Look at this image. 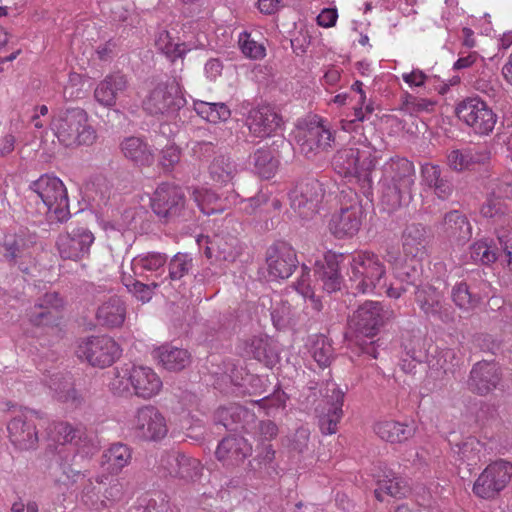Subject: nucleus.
I'll use <instances>...</instances> for the list:
<instances>
[{"label":"nucleus","instance_id":"obj_1","mask_svg":"<svg viewBox=\"0 0 512 512\" xmlns=\"http://www.w3.org/2000/svg\"><path fill=\"white\" fill-rule=\"evenodd\" d=\"M388 262L395 265L394 276L396 281L386 284V269L378 255L361 251L355 253L350 260L349 280L351 287L362 294H386L391 299H398L407 291L408 285L414 281L408 271H401L397 259L388 256Z\"/></svg>","mask_w":512,"mask_h":512},{"label":"nucleus","instance_id":"obj_2","mask_svg":"<svg viewBox=\"0 0 512 512\" xmlns=\"http://www.w3.org/2000/svg\"><path fill=\"white\" fill-rule=\"evenodd\" d=\"M76 431L64 422L54 425L53 440L59 446L56 448V467L53 471L56 481L64 486H70L86 475L82 472L85 463L95 454L96 446L86 440L73 441Z\"/></svg>","mask_w":512,"mask_h":512},{"label":"nucleus","instance_id":"obj_3","mask_svg":"<svg viewBox=\"0 0 512 512\" xmlns=\"http://www.w3.org/2000/svg\"><path fill=\"white\" fill-rule=\"evenodd\" d=\"M415 183V168L406 158L393 157L382 168L380 202L382 207L393 212L411 200Z\"/></svg>","mask_w":512,"mask_h":512},{"label":"nucleus","instance_id":"obj_4","mask_svg":"<svg viewBox=\"0 0 512 512\" xmlns=\"http://www.w3.org/2000/svg\"><path fill=\"white\" fill-rule=\"evenodd\" d=\"M49 129L60 145L66 148L91 146L97 132L89 121V115L81 107H62L52 111Z\"/></svg>","mask_w":512,"mask_h":512},{"label":"nucleus","instance_id":"obj_5","mask_svg":"<svg viewBox=\"0 0 512 512\" xmlns=\"http://www.w3.org/2000/svg\"><path fill=\"white\" fill-rule=\"evenodd\" d=\"M376 151L365 139L364 141L349 142L337 151L332 165L336 173L345 178H355L362 183L364 189L372 185V171L376 163Z\"/></svg>","mask_w":512,"mask_h":512},{"label":"nucleus","instance_id":"obj_6","mask_svg":"<svg viewBox=\"0 0 512 512\" xmlns=\"http://www.w3.org/2000/svg\"><path fill=\"white\" fill-rule=\"evenodd\" d=\"M115 394L131 393L142 399H151L162 390L160 376L150 367L124 364L114 369L109 382Z\"/></svg>","mask_w":512,"mask_h":512},{"label":"nucleus","instance_id":"obj_7","mask_svg":"<svg viewBox=\"0 0 512 512\" xmlns=\"http://www.w3.org/2000/svg\"><path fill=\"white\" fill-rule=\"evenodd\" d=\"M455 113L471 133L479 137L491 135L499 119L493 107L479 96L461 100L455 107Z\"/></svg>","mask_w":512,"mask_h":512},{"label":"nucleus","instance_id":"obj_8","mask_svg":"<svg viewBox=\"0 0 512 512\" xmlns=\"http://www.w3.org/2000/svg\"><path fill=\"white\" fill-rule=\"evenodd\" d=\"M186 104L178 82L160 83L156 85L143 101L144 109L152 115L174 117Z\"/></svg>","mask_w":512,"mask_h":512},{"label":"nucleus","instance_id":"obj_9","mask_svg":"<svg viewBox=\"0 0 512 512\" xmlns=\"http://www.w3.org/2000/svg\"><path fill=\"white\" fill-rule=\"evenodd\" d=\"M30 190L41 199L47 212L63 219L68 213L69 200L62 180L51 174L41 175L30 184Z\"/></svg>","mask_w":512,"mask_h":512},{"label":"nucleus","instance_id":"obj_10","mask_svg":"<svg viewBox=\"0 0 512 512\" xmlns=\"http://www.w3.org/2000/svg\"><path fill=\"white\" fill-rule=\"evenodd\" d=\"M76 352L79 358L85 359L91 366L106 368L120 358L122 349L112 337L99 335L80 341Z\"/></svg>","mask_w":512,"mask_h":512},{"label":"nucleus","instance_id":"obj_11","mask_svg":"<svg viewBox=\"0 0 512 512\" xmlns=\"http://www.w3.org/2000/svg\"><path fill=\"white\" fill-rule=\"evenodd\" d=\"M133 435L143 441L157 442L168 433L166 418L153 405H145L137 409L129 422Z\"/></svg>","mask_w":512,"mask_h":512},{"label":"nucleus","instance_id":"obj_12","mask_svg":"<svg viewBox=\"0 0 512 512\" xmlns=\"http://www.w3.org/2000/svg\"><path fill=\"white\" fill-rule=\"evenodd\" d=\"M512 477V463L496 460L490 463L473 484V493L481 499H494L508 485Z\"/></svg>","mask_w":512,"mask_h":512},{"label":"nucleus","instance_id":"obj_13","mask_svg":"<svg viewBox=\"0 0 512 512\" xmlns=\"http://www.w3.org/2000/svg\"><path fill=\"white\" fill-rule=\"evenodd\" d=\"M296 140L300 152L306 158H313L331 148L334 137L322 119L314 118L305 125L297 127Z\"/></svg>","mask_w":512,"mask_h":512},{"label":"nucleus","instance_id":"obj_14","mask_svg":"<svg viewBox=\"0 0 512 512\" xmlns=\"http://www.w3.org/2000/svg\"><path fill=\"white\" fill-rule=\"evenodd\" d=\"M94 240V234L89 229L75 227L61 233L57 238L56 246L63 259L78 261L89 254Z\"/></svg>","mask_w":512,"mask_h":512},{"label":"nucleus","instance_id":"obj_15","mask_svg":"<svg viewBox=\"0 0 512 512\" xmlns=\"http://www.w3.org/2000/svg\"><path fill=\"white\" fill-rule=\"evenodd\" d=\"M363 208L354 200L349 206L341 207L329 221V230L337 238L352 237L358 233L362 225Z\"/></svg>","mask_w":512,"mask_h":512},{"label":"nucleus","instance_id":"obj_16","mask_svg":"<svg viewBox=\"0 0 512 512\" xmlns=\"http://www.w3.org/2000/svg\"><path fill=\"white\" fill-rule=\"evenodd\" d=\"M322 196V185L317 180L301 183L289 194L292 209L302 218H308L316 212Z\"/></svg>","mask_w":512,"mask_h":512},{"label":"nucleus","instance_id":"obj_17","mask_svg":"<svg viewBox=\"0 0 512 512\" xmlns=\"http://www.w3.org/2000/svg\"><path fill=\"white\" fill-rule=\"evenodd\" d=\"M246 125L253 136L265 138L274 135L281 128L282 119L271 106L263 105L249 111Z\"/></svg>","mask_w":512,"mask_h":512},{"label":"nucleus","instance_id":"obj_18","mask_svg":"<svg viewBox=\"0 0 512 512\" xmlns=\"http://www.w3.org/2000/svg\"><path fill=\"white\" fill-rule=\"evenodd\" d=\"M327 396L325 405L319 410V425L323 434L331 435L336 433L337 425L340 422L343 411L344 392L335 384L327 385Z\"/></svg>","mask_w":512,"mask_h":512},{"label":"nucleus","instance_id":"obj_19","mask_svg":"<svg viewBox=\"0 0 512 512\" xmlns=\"http://www.w3.org/2000/svg\"><path fill=\"white\" fill-rule=\"evenodd\" d=\"M383 310L379 302L362 304L349 320L350 327L363 336L372 337L383 324Z\"/></svg>","mask_w":512,"mask_h":512},{"label":"nucleus","instance_id":"obj_20","mask_svg":"<svg viewBox=\"0 0 512 512\" xmlns=\"http://www.w3.org/2000/svg\"><path fill=\"white\" fill-rule=\"evenodd\" d=\"M266 261L268 274L274 280L290 277L298 263L295 250L286 243L271 247Z\"/></svg>","mask_w":512,"mask_h":512},{"label":"nucleus","instance_id":"obj_21","mask_svg":"<svg viewBox=\"0 0 512 512\" xmlns=\"http://www.w3.org/2000/svg\"><path fill=\"white\" fill-rule=\"evenodd\" d=\"M30 414L31 411L20 407L7 426L11 442L20 449L34 448L38 442L36 427L28 421Z\"/></svg>","mask_w":512,"mask_h":512},{"label":"nucleus","instance_id":"obj_22","mask_svg":"<svg viewBox=\"0 0 512 512\" xmlns=\"http://www.w3.org/2000/svg\"><path fill=\"white\" fill-rule=\"evenodd\" d=\"M343 259V254L328 251L324 254L322 260L315 262L314 275L328 293L341 289L343 279L339 271V265Z\"/></svg>","mask_w":512,"mask_h":512},{"label":"nucleus","instance_id":"obj_23","mask_svg":"<svg viewBox=\"0 0 512 512\" xmlns=\"http://www.w3.org/2000/svg\"><path fill=\"white\" fill-rule=\"evenodd\" d=\"M184 205V194L182 190L169 183L160 184L151 198L153 211L161 217L179 214Z\"/></svg>","mask_w":512,"mask_h":512},{"label":"nucleus","instance_id":"obj_24","mask_svg":"<svg viewBox=\"0 0 512 512\" xmlns=\"http://www.w3.org/2000/svg\"><path fill=\"white\" fill-rule=\"evenodd\" d=\"M500 381L499 367L494 362L482 361L476 363L468 380L471 391L486 395L493 391Z\"/></svg>","mask_w":512,"mask_h":512},{"label":"nucleus","instance_id":"obj_25","mask_svg":"<svg viewBox=\"0 0 512 512\" xmlns=\"http://www.w3.org/2000/svg\"><path fill=\"white\" fill-rule=\"evenodd\" d=\"M63 299L56 292L46 293L40 298L30 312V321L36 326L52 325L59 319Z\"/></svg>","mask_w":512,"mask_h":512},{"label":"nucleus","instance_id":"obj_26","mask_svg":"<svg viewBox=\"0 0 512 512\" xmlns=\"http://www.w3.org/2000/svg\"><path fill=\"white\" fill-rule=\"evenodd\" d=\"M126 77L121 73H111L101 80L95 90V100L104 107H112L117 98L127 89Z\"/></svg>","mask_w":512,"mask_h":512},{"label":"nucleus","instance_id":"obj_27","mask_svg":"<svg viewBox=\"0 0 512 512\" xmlns=\"http://www.w3.org/2000/svg\"><path fill=\"white\" fill-rule=\"evenodd\" d=\"M162 464L170 475L187 481H195L199 478L202 471L200 462L197 459L178 453L168 454L162 459Z\"/></svg>","mask_w":512,"mask_h":512},{"label":"nucleus","instance_id":"obj_28","mask_svg":"<svg viewBox=\"0 0 512 512\" xmlns=\"http://www.w3.org/2000/svg\"><path fill=\"white\" fill-rule=\"evenodd\" d=\"M252 453V446L241 436L224 438L216 449V457L226 464H238Z\"/></svg>","mask_w":512,"mask_h":512},{"label":"nucleus","instance_id":"obj_29","mask_svg":"<svg viewBox=\"0 0 512 512\" xmlns=\"http://www.w3.org/2000/svg\"><path fill=\"white\" fill-rule=\"evenodd\" d=\"M443 235L451 242L462 245L472 236V227L468 219L459 211L447 213L441 224Z\"/></svg>","mask_w":512,"mask_h":512},{"label":"nucleus","instance_id":"obj_30","mask_svg":"<svg viewBox=\"0 0 512 512\" xmlns=\"http://www.w3.org/2000/svg\"><path fill=\"white\" fill-rule=\"evenodd\" d=\"M416 302L426 315L438 316L443 321L448 319L443 295L437 288L429 284L421 285L416 291Z\"/></svg>","mask_w":512,"mask_h":512},{"label":"nucleus","instance_id":"obj_31","mask_svg":"<svg viewBox=\"0 0 512 512\" xmlns=\"http://www.w3.org/2000/svg\"><path fill=\"white\" fill-rule=\"evenodd\" d=\"M156 48L169 60L175 61L183 58L189 51L203 47V43H186L175 41V38L166 30H159L155 37Z\"/></svg>","mask_w":512,"mask_h":512},{"label":"nucleus","instance_id":"obj_32","mask_svg":"<svg viewBox=\"0 0 512 512\" xmlns=\"http://www.w3.org/2000/svg\"><path fill=\"white\" fill-rule=\"evenodd\" d=\"M416 427L413 422L403 423L395 420H381L374 426L375 433L390 443H400L412 437Z\"/></svg>","mask_w":512,"mask_h":512},{"label":"nucleus","instance_id":"obj_33","mask_svg":"<svg viewBox=\"0 0 512 512\" xmlns=\"http://www.w3.org/2000/svg\"><path fill=\"white\" fill-rule=\"evenodd\" d=\"M245 354L267 367H273L279 359L278 352L272 346L271 340L267 336H254L245 343Z\"/></svg>","mask_w":512,"mask_h":512},{"label":"nucleus","instance_id":"obj_34","mask_svg":"<svg viewBox=\"0 0 512 512\" xmlns=\"http://www.w3.org/2000/svg\"><path fill=\"white\" fill-rule=\"evenodd\" d=\"M123 155L134 163L146 166L154 161L151 147L140 137H127L120 145Z\"/></svg>","mask_w":512,"mask_h":512},{"label":"nucleus","instance_id":"obj_35","mask_svg":"<svg viewBox=\"0 0 512 512\" xmlns=\"http://www.w3.org/2000/svg\"><path fill=\"white\" fill-rule=\"evenodd\" d=\"M126 317V307L119 297H112L102 303L96 313V318L102 326L119 327Z\"/></svg>","mask_w":512,"mask_h":512},{"label":"nucleus","instance_id":"obj_36","mask_svg":"<svg viewBox=\"0 0 512 512\" xmlns=\"http://www.w3.org/2000/svg\"><path fill=\"white\" fill-rule=\"evenodd\" d=\"M155 357L165 369L170 371L182 370L190 363V354L187 350L169 344L157 348Z\"/></svg>","mask_w":512,"mask_h":512},{"label":"nucleus","instance_id":"obj_37","mask_svg":"<svg viewBox=\"0 0 512 512\" xmlns=\"http://www.w3.org/2000/svg\"><path fill=\"white\" fill-rule=\"evenodd\" d=\"M426 230L420 224H412L405 229L402 241L407 257H421L425 251Z\"/></svg>","mask_w":512,"mask_h":512},{"label":"nucleus","instance_id":"obj_38","mask_svg":"<svg viewBox=\"0 0 512 512\" xmlns=\"http://www.w3.org/2000/svg\"><path fill=\"white\" fill-rule=\"evenodd\" d=\"M167 257L158 252H149L134 257L130 262V270L133 276L142 277L147 272L162 270Z\"/></svg>","mask_w":512,"mask_h":512},{"label":"nucleus","instance_id":"obj_39","mask_svg":"<svg viewBox=\"0 0 512 512\" xmlns=\"http://www.w3.org/2000/svg\"><path fill=\"white\" fill-rule=\"evenodd\" d=\"M193 199L198 208L205 215L223 212L227 208V199L219 198L207 187H197L192 192Z\"/></svg>","mask_w":512,"mask_h":512},{"label":"nucleus","instance_id":"obj_40","mask_svg":"<svg viewBox=\"0 0 512 512\" xmlns=\"http://www.w3.org/2000/svg\"><path fill=\"white\" fill-rule=\"evenodd\" d=\"M131 461L129 447L122 443L113 444L103 454V466L110 473H118Z\"/></svg>","mask_w":512,"mask_h":512},{"label":"nucleus","instance_id":"obj_41","mask_svg":"<svg viewBox=\"0 0 512 512\" xmlns=\"http://www.w3.org/2000/svg\"><path fill=\"white\" fill-rule=\"evenodd\" d=\"M362 82L355 81L351 89L357 93H359V107L354 108V117L352 119H343L341 120V127L344 131L352 132L359 127L360 122H363L368 115H370L374 108L372 104L368 103L366 104V95L365 92L362 89Z\"/></svg>","mask_w":512,"mask_h":512},{"label":"nucleus","instance_id":"obj_42","mask_svg":"<svg viewBox=\"0 0 512 512\" xmlns=\"http://www.w3.org/2000/svg\"><path fill=\"white\" fill-rule=\"evenodd\" d=\"M483 444L475 437H468L453 448L456 460L470 468L477 465L482 457Z\"/></svg>","mask_w":512,"mask_h":512},{"label":"nucleus","instance_id":"obj_43","mask_svg":"<svg viewBox=\"0 0 512 512\" xmlns=\"http://www.w3.org/2000/svg\"><path fill=\"white\" fill-rule=\"evenodd\" d=\"M378 488L375 489V496L383 501L385 495L392 497H403L408 492L406 482L401 478L393 476L391 473L381 476H375Z\"/></svg>","mask_w":512,"mask_h":512},{"label":"nucleus","instance_id":"obj_44","mask_svg":"<svg viewBox=\"0 0 512 512\" xmlns=\"http://www.w3.org/2000/svg\"><path fill=\"white\" fill-rule=\"evenodd\" d=\"M194 110L201 118L213 124L227 121L231 116L230 109L224 103L195 100Z\"/></svg>","mask_w":512,"mask_h":512},{"label":"nucleus","instance_id":"obj_45","mask_svg":"<svg viewBox=\"0 0 512 512\" xmlns=\"http://www.w3.org/2000/svg\"><path fill=\"white\" fill-rule=\"evenodd\" d=\"M237 172L235 163L228 156L220 155L213 159L209 167L211 179L220 185L232 181Z\"/></svg>","mask_w":512,"mask_h":512},{"label":"nucleus","instance_id":"obj_46","mask_svg":"<svg viewBox=\"0 0 512 512\" xmlns=\"http://www.w3.org/2000/svg\"><path fill=\"white\" fill-rule=\"evenodd\" d=\"M225 368L226 370L223 373L213 372V375L216 377L213 385L220 390H224L228 383L242 387L244 382L250 377L243 367H238L233 363H227Z\"/></svg>","mask_w":512,"mask_h":512},{"label":"nucleus","instance_id":"obj_47","mask_svg":"<svg viewBox=\"0 0 512 512\" xmlns=\"http://www.w3.org/2000/svg\"><path fill=\"white\" fill-rule=\"evenodd\" d=\"M254 169L262 178H272L279 166L278 159L269 149H258L253 155Z\"/></svg>","mask_w":512,"mask_h":512},{"label":"nucleus","instance_id":"obj_48","mask_svg":"<svg viewBox=\"0 0 512 512\" xmlns=\"http://www.w3.org/2000/svg\"><path fill=\"white\" fill-rule=\"evenodd\" d=\"M293 287L305 301L310 303L313 310L320 311L322 309L321 301L315 297L314 290L312 288L310 269L306 265L302 266L301 275Z\"/></svg>","mask_w":512,"mask_h":512},{"label":"nucleus","instance_id":"obj_49","mask_svg":"<svg viewBox=\"0 0 512 512\" xmlns=\"http://www.w3.org/2000/svg\"><path fill=\"white\" fill-rule=\"evenodd\" d=\"M134 277L131 273L123 271L121 281L138 300L143 303L149 302L153 295V289L158 287V284L153 282L151 285H147L135 280Z\"/></svg>","mask_w":512,"mask_h":512},{"label":"nucleus","instance_id":"obj_50","mask_svg":"<svg viewBox=\"0 0 512 512\" xmlns=\"http://www.w3.org/2000/svg\"><path fill=\"white\" fill-rule=\"evenodd\" d=\"M310 353L320 367H327L333 357V348L326 337L315 336L312 339Z\"/></svg>","mask_w":512,"mask_h":512},{"label":"nucleus","instance_id":"obj_51","mask_svg":"<svg viewBox=\"0 0 512 512\" xmlns=\"http://www.w3.org/2000/svg\"><path fill=\"white\" fill-rule=\"evenodd\" d=\"M238 44L243 55L249 59L261 60L266 56L264 43L255 40L248 32L239 34Z\"/></svg>","mask_w":512,"mask_h":512},{"label":"nucleus","instance_id":"obj_52","mask_svg":"<svg viewBox=\"0 0 512 512\" xmlns=\"http://www.w3.org/2000/svg\"><path fill=\"white\" fill-rule=\"evenodd\" d=\"M452 299L462 310H471L477 306L480 298L470 291L465 282L457 283L452 289Z\"/></svg>","mask_w":512,"mask_h":512},{"label":"nucleus","instance_id":"obj_53","mask_svg":"<svg viewBox=\"0 0 512 512\" xmlns=\"http://www.w3.org/2000/svg\"><path fill=\"white\" fill-rule=\"evenodd\" d=\"M478 161H480V158L469 149H455L450 151L447 155L449 167L456 171L466 170L471 164Z\"/></svg>","mask_w":512,"mask_h":512},{"label":"nucleus","instance_id":"obj_54","mask_svg":"<svg viewBox=\"0 0 512 512\" xmlns=\"http://www.w3.org/2000/svg\"><path fill=\"white\" fill-rule=\"evenodd\" d=\"M470 258L474 263L491 264L496 261V249L487 240H479L470 247Z\"/></svg>","mask_w":512,"mask_h":512},{"label":"nucleus","instance_id":"obj_55","mask_svg":"<svg viewBox=\"0 0 512 512\" xmlns=\"http://www.w3.org/2000/svg\"><path fill=\"white\" fill-rule=\"evenodd\" d=\"M434 106L435 102L430 99L407 95L400 109L404 113L414 116L422 113H430L433 111Z\"/></svg>","mask_w":512,"mask_h":512},{"label":"nucleus","instance_id":"obj_56","mask_svg":"<svg viewBox=\"0 0 512 512\" xmlns=\"http://www.w3.org/2000/svg\"><path fill=\"white\" fill-rule=\"evenodd\" d=\"M3 255L9 262H16L25 253V242L17 235H7L4 239Z\"/></svg>","mask_w":512,"mask_h":512},{"label":"nucleus","instance_id":"obj_57","mask_svg":"<svg viewBox=\"0 0 512 512\" xmlns=\"http://www.w3.org/2000/svg\"><path fill=\"white\" fill-rule=\"evenodd\" d=\"M223 239L219 235H215L212 239L208 236H202L197 239L198 245L202 246L206 244V255L210 258L213 256V253L217 251L219 255L223 256L224 259H228L233 257L228 243L222 244Z\"/></svg>","mask_w":512,"mask_h":512},{"label":"nucleus","instance_id":"obj_58","mask_svg":"<svg viewBox=\"0 0 512 512\" xmlns=\"http://www.w3.org/2000/svg\"><path fill=\"white\" fill-rule=\"evenodd\" d=\"M191 268V258L187 254H176L169 265V275L173 280L183 277Z\"/></svg>","mask_w":512,"mask_h":512},{"label":"nucleus","instance_id":"obj_59","mask_svg":"<svg viewBox=\"0 0 512 512\" xmlns=\"http://www.w3.org/2000/svg\"><path fill=\"white\" fill-rule=\"evenodd\" d=\"M49 388L55 392L59 399L66 401L70 396L71 383L63 375L54 374L47 381Z\"/></svg>","mask_w":512,"mask_h":512},{"label":"nucleus","instance_id":"obj_60","mask_svg":"<svg viewBox=\"0 0 512 512\" xmlns=\"http://www.w3.org/2000/svg\"><path fill=\"white\" fill-rule=\"evenodd\" d=\"M504 204L499 197L489 196L483 203L480 213L486 218L501 217L504 214Z\"/></svg>","mask_w":512,"mask_h":512},{"label":"nucleus","instance_id":"obj_61","mask_svg":"<svg viewBox=\"0 0 512 512\" xmlns=\"http://www.w3.org/2000/svg\"><path fill=\"white\" fill-rule=\"evenodd\" d=\"M241 210L249 215L257 214L263 210V207L268 204V196L264 192H260L257 196L251 197L247 200H241Z\"/></svg>","mask_w":512,"mask_h":512},{"label":"nucleus","instance_id":"obj_62","mask_svg":"<svg viewBox=\"0 0 512 512\" xmlns=\"http://www.w3.org/2000/svg\"><path fill=\"white\" fill-rule=\"evenodd\" d=\"M478 63H481V66L484 68L485 59L478 52L471 51L467 54L460 53L459 58L453 64V69H467L473 67L474 65H477Z\"/></svg>","mask_w":512,"mask_h":512},{"label":"nucleus","instance_id":"obj_63","mask_svg":"<svg viewBox=\"0 0 512 512\" xmlns=\"http://www.w3.org/2000/svg\"><path fill=\"white\" fill-rule=\"evenodd\" d=\"M406 354L417 363L424 362L428 359V350L425 342L417 338L411 342L409 346H405Z\"/></svg>","mask_w":512,"mask_h":512},{"label":"nucleus","instance_id":"obj_64","mask_svg":"<svg viewBox=\"0 0 512 512\" xmlns=\"http://www.w3.org/2000/svg\"><path fill=\"white\" fill-rule=\"evenodd\" d=\"M421 175L423 184L430 188L436 185L437 182L442 178L439 166L431 163H425L422 165Z\"/></svg>","mask_w":512,"mask_h":512}]
</instances>
